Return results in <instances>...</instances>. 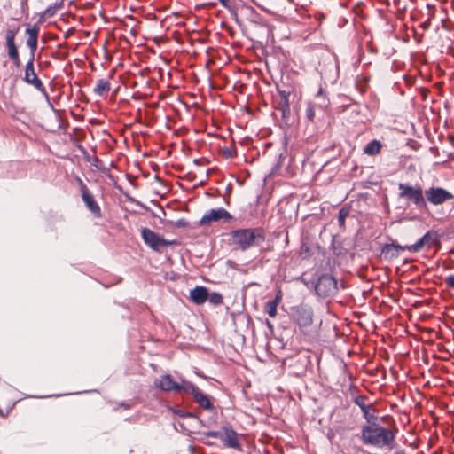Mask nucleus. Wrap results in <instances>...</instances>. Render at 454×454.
<instances>
[{
  "label": "nucleus",
  "instance_id": "7c9ffc66",
  "mask_svg": "<svg viewBox=\"0 0 454 454\" xmlns=\"http://www.w3.org/2000/svg\"><path fill=\"white\" fill-rule=\"evenodd\" d=\"M392 243H394V245H395V249L396 250V253H398V256L400 255V253L403 251H408L411 253L412 245L402 246V245H399L396 241H392Z\"/></svg>",
  "mask_w": 454,
  "mask_h": 454
},
{
  "label": "nucleus",
  "instance_id": "f8f14e48",
  "mask_svg": "<svg viewBox=\"0 0 454 454\" xmlns=\"http://www.w3.org/2000/svg\"><path fill=\"white\" fill-rule=\"evenodd\" d=\"M232 219V215L224 208L219 207L207 211L200 220V225H209L213 222L223 220L229 222Z\"/></svg>",
  "mask_w": 454,
  "mask_h": 454
},
{
  "label": "nucleus",
  "instance_id": "4c0bfd02",
  "mask_svg": "<svg viewBox=\"0 0 454 454\" xmlns=\"http://www.w3.org/2000/svg\"><path fill=\"white\" fill-rule=\"evenodd\" d=\"M221 4L227 10H231V6L229 0H219Z\"/></svg>",
  "mask_w": 454,
  "mask_h": 454
},
{
  "label": "nucleus",
  "instance_id": "4be33fe9",
  "mask_svg": "<svg viewBox=\"0 0 454 454\" xmlns=\"http://www.w3.org/2000/svg\"><path fill=\"white\" fill-rule=\"evenodd\" d=\"M111 90L110 82L105 79H99L97 82L93 91L98 96H104Z\"/></svg>",
  "mask_w": 454,
  "mask_h": 454
},
{
  "label": "nucleus",
  "instance_id": "9b49d317",
  "mask_svg": "<svg viewBox=\"0 0 454 454\" xmlns=\"http://www.w3.org/2000/svg\"><path fill=\"white\" fill-rule=\"evenodd\" d=\"M184 386V393L192 395L195 403H198L200 407L207 411L214 410L215 407L209 396L203 394L193 383L190 381V383H186Z\"/></svg>",
  "mask_w": 454,
  "mask_h": 454
},
{
  "label": "nucleus",
  "instance_id": "20e7f679",
  "mask_svg": "<svg viewBox=\"0 0 454 454\" xmlns=\"http://www.w3.org/2000/svg\"><path fill=\"white\" fill-rule=\"evenodd\" d=\"M141 237L147 247L159 253H161L165 247L176 244V240L166 239L160 234L146 227L141 229Z\"/></svg>",
  "mask_w": 454,
  "mask_h": 454
},
{
  "label": "nucleus",
  "instance_id": "f704fd0d",
  "mask_svg": "<svg viewBox=\"0 0 454 454\" xmlns=\"http://www.w3.org/2000/svg\"><path fill=\"white\" fill-rule=\"evenodd\" d=\"M278 92L280 97V99H289V96L291 94V92L289 90H281V89L278 88Z\"/></svg>",
  "mask_w": 454,
  "mask_h": 454
},
{
  "label": "nucleus",
  "instance_id": "2eb2a0df",
  "mask_svg": "<svg viewBox=\"0 0 454 454\" xmlns=\"http://www.w3.org/2000/svg\"><path fill=\"white\" fill-rule=\"evenodd\" d=\"M39 30V27L37 25H34L31 27H27L25 31V34L28 36L27 39V46L29 48L30 51L29 59L32 60H35V54L37 50Z\"/></svg>",
  "mask_w": 454,
  "mask_h": 454
},
{
  "label": "nucleus",
  "instance_id": "aec40b11",
  "mask_svg": "<svg viewBox=\"0 0 454 454\" xmlns=\"http://www.w3.org/2000/svg\"><path fill=\"white\" fill-rule=\"evenodd\" d=\"M380 256L386 261H393L398 257L394 243H387L382 246Z\"/></svg>",
  "mask_w": 454,
  "mask_h": 454
},
{
  "label": "nucleus",
  "instance_id": "58836bf2",
  "mask_svg": "<svg viewBox=\"0 0 454 454\" xmlns=\"http://www.w3.org/2000/svg\"><path fill=\"white\" fill-rule=\"evenodd\" d=\"M430 27V22L429 21H426V22H423L421 25H420V27L423 29V30H427Z\"/></svg>",
  "mask_w": 454,
  "mask_h": 454
},
{
  "label": "nucleus",
  "instance_id": "39448f33",
  "mask_svg": "<svg viewBox=\"0 0 454 454\" xmlns=\"http://www.w3.org/2000/svg\"><path fill=\"white\" fill-rule=\"evenodd\" d=\"M23 81L26 83L35 87L38 91H40L44 97L50 107L53 109V105L51 102V98L46 90L45 86L43 85V82L40 80V78L37 76L35 71L34 60L32 59H28L27 63L26 64Z\"/></svg>",
  "mask_w": 454,
  "mask_h": 454
},
{
  "label": "nucleus",
  "instance_id": "a878e982",
  "mask_svg": "<svg viewBox=\"0 0 454 454\" xmlns=\"http://www.w3.org/2000/svg\"><path fill=\"white\" fill-rule=\"evenodd\" d=\"M278 304V297L274 300L269 301L265 304V311L270 317H275L277 315V307Z\"/></svg>",
  "mask_w": 454,
  "mask_h": 454
},
{
  "label": "nucleus",
  "instance_id": "473e14b6",
  "mask_svg": "<svg viewBox=\"0 0 454 454\" xmlns=\"http://www.w3.org/2000/svg\"><path fill=\"white\" fill-rule=\"evenodd\" d=\"M223 433V431H207V432L203 433V434L206 436H208V437L218 438V439L222 440Z\"/></svg>",
  "mask_w": 454,
  "mask_h": 454
},
{
  "label": "nucleus",
  "instance_id": "79ce46f5",
  "mask_svg": "<svg viewBox=\"0 0 454 454\" xmlns=\"http://www.w3.org/2000/svg\"><path fill=\"white\" fill-rule=\"evenodd\" d=\"M27 1H28V0H22V1H21V4H22V5H27Z\"/></svg>",
  "mask_w": 454,
  "mask_h": 454
},
{
  "label": "nucleus",
  "instance_id": "ddd939ff",
  "mask_svg": "<svg viewBox=\"0 0 454 454\" xmlns=\"http://www.w3.org/2000/svg\"><path fill=\"white\" fill-rule=\"evenodd\" d=\"M439 244L438 235L435 231H427L418 241L412 244L411 253L415 254L419 252L424 247L431 248L434 245Z\"/></svg>",
  "mask_w": 454,
  "mask_h": 454
},
{
  "label": "nucleus",
  "instance_id": "f257e3e1",
  "mask_svg": "<svg viewBox=\"0 0 454 454\" xmlns=\"http://www.w3.org/2000/svg\"><path fill=\"white\" fill-rule=\"evenodd\" d=\"M395 434L388 428L375 425H365L361 428V439L365 445L376 447L389 446L395 440Z\"/></svg>",
  "mask_w": 454,
  "mask_h": 454
},
{
  "label": "nucleus",
  "instance_id": "ea45409f",
  "mask_svg": "<svg viewBox=\"0 0 454 454\" xmlns=\"http://www.w3.org/2000/svg\"><path fill=\"white\" fill-rule=\"evenodd\" d=\"M224 153L228 156V157H232V153H231V150L227 148L224 152Z\"/></svg>",
  "mask_w": 454,
  "mask_h": 454
},
{
  "label": "nucleus",
  "instance_id": "412c9836",
  "mask_svg": "<svg viewBox=\"0 0 454 454\" xmlns=\"http://www.w3.org/2000/svg\"><path fill=\"white\" fill-rule=\"evenodd\" d=\"M382 147L381 143L379 140H372L369 142L364 148V153L374 156L378 154L380 152V149Z\"/></svg>",
  "mask_w": 454,
  "mask_h": 454
},
{
  "label": "nucleus",
  "instance_id": "393cba45",
  "mask_svg": "<svg viewBox=\"0 0 454 454\" xmlns=\"http://www.w3.org/2000/svg\"><path fill=\"white\" fill-rule=\"evenodd\" d=\"M63 1L64 0H61L60 2L55 3L54 4L48 6L43 12V16L44 18H51L54 16L57 11L63 7Z\"/></svg>",
  "mask_w": 454,
  "mask_h": 454
},
{
  "label": "nucleus",
  "instance_id": "cd10ccee",
  "mask_svg": "<svg viewBox=\"0 0 454 454\" xmlns=\"http://www.w3.org/2000/svg\"><path fill=\"white\" fill-rule=\"evenodd\" d=\"M207 300L212 305L217 306L223 303V295L216 292L208 293Z\"/></svg>",
  "mask_w": 454,
  "mask_h": 454
},
{
  "label": "nucleus",
  "instance_id": "c9c22d12",
  "mask_svg": "<svg viewBox=\"0 0 454 454\" xmlns=\"http://www.w3.org/2000/svg\"><path fill=\"white\" fill-rule=\"evenodd\" d=\"M174 226L176 228H185L188 226V222L184 218H180L175 222Z\"/></svg>",
  "mask_w": 454,
  "mask_h": 454
},
{
  "label": "nucleus",
  "instance_id": "dca6fc26",
  "mask_svg": "<svg viewBox=\"0 0 454 454\" xmlns=\"http://www.w3.org/2000/svg\"><path fill=\"white\" fill-rule=\"evenodd\" d=\"M82 200L95 217L100 218L102 216L101 208L90 191L82 194Z\"/></svg>",
  "mask_w": 454,
  "mask_h": 454
},
{
  "label": "nucleus",
  "instance_id": "0eeeda50",
  "mask_svg": "<svg viewBox=\"0 0 454 454\" xmlns=\"http://www.w3.org/2000/svg\"><path fill=\"white\" fill-rule=\"evenodd\" d=\"M316 294L323 298L334 295L338 291L337 280L330 274H322L314 283Z\"/></svg>",
  "mask_w": 454,
  "mask_h": 454
},
{
  "label": "nucleus",
  "instance_id": "a211bd4d",
  "mask_svg": "<svg viewBox=\"0 0 454 454\" xmlns=\"http://www.w3.org/2000/svg\"><path fill=\"white\" fill-rule=\"evenodd\" d=\"M79 149L82 151V153H83V156L85 158V160L91 163L92 166H94L95 168H97L98 170L104 172L105 174H106V176L110 178L113 177L112 174L109 172V170L105 168L103 166V163H102V160L98 158L97 156L93 157V158H90V154L87 153L86 149L82 146H79Z\"/></svg>",
  "mask_w": 454,
  "mask_h": 454
},
{
  "label": "nucleus",
  "instance_id": "a19ab883",
  "mask_svg": "<svg viewBox=\"0 0 454 454\" xmlns=\"http://www.w3.org/2000/svg\"><path fill=\"white\" fill-rule=\"evenodd\" d=\"M266 325L270 329H273V325L269 320H266Z\"/></svg>",
  "mask_w": 454,
  "mask_h": 454
},
{
  "label": "nucleus",
  "instance_id": "bb28decb",
  "mask_svg": "<svg viewBox=\"0 0 454 454\" xmlns=\"http://www.w3.org/2000/svg\"><path fill=\"white\" fill-rule=\"evenodd\" d=\"M368 399L366 395H357L353 398V402L356 405H357L361 411L365 408H372V403H365V401Z\"/></svg>",
  "mask_w": 454,
  "mask_h": 454
},
{
  "label": "nucleus",
  "instance_id": "9d476101",
  "mask_svg": "<svg viewBox=\"0 0 454 454\" xmlns=\"http://www.w3.org/2000/svg\"><path fill=\"white\" fill-rule=\"evenodd\" d=\"M19 32V27L9 28L5 32V46L7 48L8 57L15 67H20L21 65L18 47L15 43V37Z\"/></svg>",
  "mask_w": 454,
  "mask_h": 454
},
{
  "label": "nucleus",
  "instance_id": "b1692460",
  "mask_svg": "<svg viewBox=\"0 0 454 454\" xmlns=\"http://www.w3.org/2000/svg\"><path fill=\"white\" fill-rule=\"evenodd\" d=\"M277 109L281 112L283 119L288 118L291 114L289 99L279 98V100L277 102Z\"/></svg>",
  "mask_w": 454,
  "mask_h": 454
},
{
  "label": "nucleus",
  "instance_id": "49530a36",
  "mask_svg": "<svg viewBox=\"0 0 454 454\" xmlns=\"http://www.w3.org/2000/svg\"><path fill=\"white\" fill-rule=\"evenodd\" d=\"M384 419H385V417L380 418V420L384 421Z\"/></svg>",
  "mask_w": 454,
  "mask_h": 454
},
{
  "label": "nucleus",
  "instance_id": "1a4fd4ad",
  "mask_svg": "<svg viewBox=\"0 0 454 454\" xmlns=\"http://www.w3.org/2000/svg\"><path fill=\"white\" fill-rule=\"evenodd\" d=\"M186 383H190V381L185 379H181L180 383L175 381L170 374L162 375L154 382L155 386L164 392H184Z\"/></svg>",
  "mask_w": 454,
  "mask_h": 454
},
{
  "label": "nucleus",
  "instance_id": "f03ea898",
  "mask_svg": "<svg viewBox=\"0 0 454 454\" xmlns=\"http://www.w3.org/2000/svg\"><path fill=\"white\" fill-rule=\"evenodd\" d=\"M231 236L233 244L242 251L259 247L265 241V231L259 227L234 230Z\"/></svg>",
  "mask_w": 454,
  "mask_h": 454
},
{
  "label": "nucleus",
  "instance_id": "4468645a",
  "mask_svg": "<svg viewBox=\"0 0 454 454\" xmlns=\"http://www.w3.org/2000/svg\"><path fill=\"white\" fill-rule=\"evenodd\" d=\"M223 436H222V442L223 444L229 448H233L238 450H242V445L240 444L238 434L233 429L231 426H223Z\"/></svg>",
  "mask_w": 454,
  "mask_h": 454
},
{
  "label": "nucleus",
  "instance_id": "5701e85b",
  "mask_svg": "<svg viewBox=\"0 0 454 454\" xmlns=\"http://www.w3.org/2000/svg\"><path fill=\"white\" fill-rule=\"evenodd\" d=\"M376 410L374 406L372 405V408H365L364 410H362L363 417L367 422V425H375L379 421L378 416H376L375 413Z\"/></svg>",
  "mask_w": 454,
  "mask_h": 454
},
{
  "label": "nucleus",
  "instance_id": "6ab92c4d",
  "mask_svg": "<svg viewBox=\"0 0 454 454\" xmlns=\"http://www.w3.org/2000/svg\"><path fill=\"white\" fill-rule=\"evenodd\" d=\"M315 106L322 110L326 109L330 105V99L325 91V90L320 87L316 97H315Z\"/></svg>",
  "mask_w": 454,
  "mask_h": 454
},
{
  "label": "nucleus",
  "instance_id": "e433bc0d",
  "mask_svg": "<svg viewBox=\"0 0 454 454\" xmlns=\"http://www.w3.org/2000/svg\"><path fill=\"white\" fill-rule=\"evenodd\" d=\"M446 284L450 288L454 289V275H450L445 279Z\"/></svg>",
  "mask_w": 454,
  "mask_h": 454
},
{
  "label": "nucleus",
  "instance_id": "c03bdc74",
  "mask_svg": "<svg viewBox=\"0 0 454 454\" xmlns=\"http://www.w3.org/2000/svg\"><path fill=\"white\" fill-rule=\"evenodd\" d=\"M199 161H200V160H199V159L194 160V163H195V164H198V163H199Z\"/></svg>",
  "mask_w": 454,
  "mask_h": 454
},
{
  "label": "nucleus",
  "instance_id": "423d86ee",
  "mask_svg": "<svg viewBox=\"0 0 454 454\" xmlns=\"http://www.w3.org/2000/svg\"><path fill=\"white\" fill-rule=\"evenodd\" d=\"M313 316V309L309 304L301 303L290 308V317L299 327L311 325Z\"/></svg>",
  "mask_w": 454,
  "mask_h": 454
},
{
  "label": "nucleus",
  "instance_id": "c756f323",
  "mask_svg": "<svg viewBox=\"0 0 454 454\" xmlns=\"http://www.w3.org/2000/svg\"><path fill=\"white\" fill-rule=\"evenodd\" d=\"M315 104H309L305 110V116L308 121H313L315 118Z\"/></svg>",
  "mask_w": 454,
  "mask_h": 454
},
{
  "label": "nucleus",
  "instance_id": "f3484780",
  "mask_svg": "<svg viewBox=\"0 0 454 454\" xmlns=\"http://www.w3.org/2000/svg\"><path fill=\"white\" fill-rule=\"evenodd\" d=\"M190 300L197 305L203 304L208 298L207 288L202 286H197L190 291Z\"/></svg>",
  "mask_w": 454,
  "mask_h": 454
},
{
  "label": "nucleus",
  "instance_id": "6e6552de",
  "mask_svg": "<svg viewBox=\"0 0 454 454\" xmlns=\"http://www.w3.org/2000/svg\"><path fill=\"white\" fill-rule=\"evenodd\" d=\"M426 206H439L452 200L454 195L442 187L432 186L425 191Z\"/></svg>",
  "mask_w": 454,
  "mask_h": 454
},
{
  "label": "nucleus",
  "instance_id": "c85d7f7f",
  "mask_svg": "<svg viewBox=\"0 0 454 454\" xmlns=\"http://www.w3.org/2000/svg\"><path fill=\"white\" fill-rule=\"evenodd\" d=\"M349 215V210L348 208L342 207L340 209L338 214V224L340 228H344L345 220Z\"/></svg>",
  "mask_w": 454,
  "mask_h": 454
},
{
  "label": "nucleus",
  "instance_id": "a18cd8bd",
  "mask_svg": "<svg viewBox=\"0 0 454 454\" xmlns=\"http://www.w3.org/2000/svg\"><path fill=\"white\" fill-rule=\"evenodd\" d=\"M395 454H404V452L403 451H397Z\"/></svg>",
  "mask_w": 454,
  "mask_h": 454
},
{
  "label": "nucleus",
  "instance_id": "2f4dec72",
  "mask_svg": "<svg viewBox=\"0 0 454 454\" xmlns=\"http://www.w3.org/2000/svg\"><path fill=\"white\" fill-rule=\"evenodd\" d=\"M174 413L182 418H196L195 414L191 411H184L182 410H175Z\"/></svg>",
  "mask_w": 454,
  "mask_h": 454
},
{
  "label": "nucleus",
  "instance_id": "7ed1b4c3",
  "mask_svg": "<svg viewBox=\"0 0 454 454\" xmlns=\"http://www.w3.org/2000/svg\"><path fill=\"white\" fill-rule=\"evenodd\" d=\"M398 198L405 200L407 206H414L421 213L428 212L426 206L425 191L420 184H398Z\"/></svg>",
  "mask_w": 454,
  "mask_h": 454
},
{
  "label": "nucleus",
  "instance_id": "37998d69",
  "mask_svg": "<svg viewBox=\"0 0 454 454\" xmlns=\"http://www.w3.org/2000/svg\"><path fill=\"white\" fill-rule=\"evenodd\" d=\"M209 4H210L212 7H214V6H215V5H216V4H215V3H210Z\"/></svg>",
  "mask_w": 454,
  "mask_h": 454
},
{
  "label": "nucleus",
  "instance_id": "72a5a7b5",
  "mask_svg": "<svg viewBox=\"0 0 454 454\" xmlns=\"http://www.w3.org/2000/svg\"><path fill=\"white\" fill-rule=\"evenodd\" d=\"M76 181L78 183V185H79L82 194L89 191L87 185L83 183V181L79 176L76 177Z\"/></svg>",
  "mask_w": 454,
  "mask_h": 454
}]
</instances>
